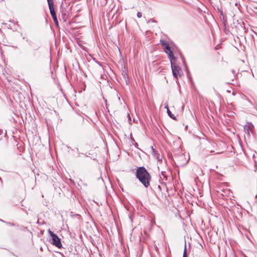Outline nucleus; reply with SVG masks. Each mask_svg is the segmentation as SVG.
Instances as JSON below:
<instances>
[{
  "label": "nucleus",
  "instance_id": "nucleus-1",
  "mask_svg": "<svg viewBox=\"0 0 257 257\" xmlns=\"http://www.w3.org/2000/svg\"><path fill=\"white\" fill-rule=\"evenodd\" d=\"M136 176L146 188L150 186L151 177L144 167H140L137 169Z\"/></svg>",
  "mask_w": 257,
  "mask_h": 257
},
{
  "label": "nucleus",
  "instance_id": "nucleus-2",
  "mask_svg": "<svg viewBox=\"0 0 257 257\" xmlns=\"http://www.w3.org/2000/svg\"><path fill=\"white\" fill-rule=\"evenodd\" d=\"M48 233L52 238L51 243L54 245L57 246L58 248H61L62 245L61 242V240L57 235L50 230H48Z\"/></svg>",
  "mask_w": 257,
  "mask_h": 257
},
{
  "label": "nucleus",
  "instance_id": "nucleus-3",
  "mask_svg": "<svg viewBox=\"0 0 257 257\" xmlns=\"http://www.w3.org/2000/svg\"><path fill=\"white\" fill-rule=\"evenodd\" d=\"M171 69L173 75L176 79H178V76H181L182 74V71L180 67L176 65H173L171 63Z\"/></svg>",
  "mask_w": 257,
  "mask_h": 257
},
{
  "label": "nucleus",
  "instance_id": "nucleus-4",
  "mask_svg": "<svg viewBox=\"0 0 257 257\" xmlns=\"http://www.w3.org/2000/svg\"><path fill=\"white\" fill-rule=\"evenodd\" d=\"M254 126L251 123L247 122L244 126V131L248 138L250 136V133L252 134Z\"/></svg>",
  "mask_w": 257,
  "mask_h": 257
},
{
  "label": "nucleus",
  "instance_id": "nucleus-5",
  "mask_svg": "<svg viewBox=\"0 0 257 257\" xmlns=\"http://www.w3.org/2000/svg\"><path fill=\"white\" fill-rule=\"evenodd\" d=\"M47 1L48 2V4L50 14L55 13V11L54 5H53V0H47Z\"/></svg>",
  "mask_w": 257,
  "mask_h": 257
},
{
  "label": "nucleus",
  "instance_id": "nucleus-6",
  "mask_svg": "<svg viewBox=\"0 0 257 257\" xmlns=\"http://www.w3.org/2000/svg\"><path fill=\"white\" fill-rule=\"evenodd\" d=\"M164 49L165 51V52L170 56L173 55V52L171 50V48L169 45L168 44H166V45L165 47H164Z\"/></svg>",
  "mask_w": 257,
  "mask_h": 257
},
{
  "label": "nucleus",
  "instance_id": "nucleus-7",
  "mask_svg": "<svg viewBox=\"0 0 257 257\" xmlns=\"http://www.w3.org/2000/svg\"><path fill=\"white\" fill-rule=\"evenodd\" d=\"M167 112L168 114V115L172 118V119L174 120H176V117L175 116V115L172 113L171 111L169 109H168V110L167 111Z\"/></svg>",
  "mask_w": 257,
  "mask_h": 257
},
{
  "label": "nucleus",
  "instance_id": "nucleus-8",
  "mask_svg": "<svg viewBox=\"0 0 257 257\" xmlns=\"http://www.w3.org/2000/svg\"><path fill=\"white\" fill-rule=\"evenodd\" d=\"M162 177L166 180H167V176L166 175V173L165 171L161 172V175H160V178L162 179Z\"/></svg>",
  "mask_w": 257,
  "mask_h": 257
},
{
  "label": "nucleus",
  "instance_id": "nucleus-9",
  "mask_svg": "<svg viewBox=\"0 0 257 257\" xmlns=\"http://www.w3.org/2000/svg\"><path fill=\"white\" fill-rule=\"evenodd\" d=\"M183 257H187V249H186V246H185V248H184V250Z\"/></svg>",
  "mask_w": 257,
  "mask_h": 257
},
{
  "label": "nucleus",
  "instance_id": "nucleus-10",
  "mask_svg": "<svg viewBox=\"0 0 257 257\" xmlns=\"http://www.w3.org/2000/svg\"><path fill=\"white\" fill-rule=\"evenodd\" d=\"M55 25L57 26H58V20H57V17L55 18H54L53 19Z\"/></svg>",
  "mask_w": 257,
  "mask_h": 257
},
{
  "label": "nucleus",
  "instance_id": "nucleus-11",
  "mask_svg": "<svg viewBox=\"0 0 257 257\" xmlns=\"http://www.w3.org/2000/svg\"><path fill=\"white\" fill-rule=\"evenodd\" d=\"M156 158L159 161H162V157L159 154L157 155Z\"/></svg>",
  "mask_w": 257,
  "mask_h": 257
},
{
  "label": "nucleus",
  "instance_id": "nucleus-12",
  "mask_svg": "<svg viewBox=\"0 0 257 257\" xmlns=\"http://www.w3.org/2000/svg\"><path fill=\"white\" fill-rule=\"evenodd\" d=\"M160 42H161V44L164 46V47L166 46V44H168L166 42L164 41H163V40H161L160 41Z\"/></svg>",
  "mask_w": 257,
  "mask_h": 257
},
{
  "label": "nucleus",
  "instance_id": "nucleus-13",
  "mask_svg": "<svg viewBox=\"0 0 257 257\" xmlns=\"http://www.w3.org/2000/svg\"><path fill=\"white\" fill-rule=\"evenodd\" d=\"M142 16V13L141 12H138L137 17L139 18H141Z\"/></svg>",
  "mask_w": 257,
  "mask_h": 257
},
{
  "label": "nucleus",
  "instance_id": "nucleus-14",
  "mask_svg": "<svg viewBox=\"0 0 257 257\" xmlns=\"http://www.w3.org/2000/svg\"><path fill=\"white\" fill-rule=\"evenodd\" d=\"M51 16H52L53 19L57 17L56 13H54V14H51Z\"/></svg>",
  "mask_w": 257,
  "mask_h": 257
},
{
  "label": "nucleus",
  "instance_id": "nucleus-15",
  "mask_svg": "<svg viewBox=\"0 0 257 257\" xmlns=\"http://www.w3.org/2000/svg\"><path fill=\"white\" fill-rule=\"evenodd\" d=\"M150 22H153V23H156V21L154 20L153 19H151L150 20H149L148 22V23H150Z\"/></svg>",
  "mask_w": 257,
  "mask_h": 257
},
{
  "label": "nucleus",
  "instance_id": "nucleus-16",
  "mask_svg": "<svg viewBox=\"0 0 257 257\" xmlns=\"http://www.w3.org/2000/svg\"><path fill=\"white\" fill-rule=\"evenodd\" d=\"M165 108H166L167 109V111L168 110V109H169L168 104L165 105Z\"/></svg>",
  "mask_w": 257,
  "mask_h": 257
},
{
  "label": "nucleus",
  "instance_id": "nucleus-17",
  "mask_svg": "<svg viewBox=\"0 0 257 257\" xmlns=\"http://www.w3.org/2000/svg\"><path fill=\"white\" fill-rule=\"evenodd\" d=\"M232 73L233 75H234L235 74V71L234 70H232Z\"/></svg>",
  "mask_w": 257,
  "mask_h": 257
},
{
  "label": "nucleus",
  "instance_id": "nucleus-18",
  "mask_svg": "<svg viewBox=\"0 0 257 257\" xmlns=\"http://www.w3.org/2000/svg\"><path fill=\"white\" fill-rule=\"evenodd\" d=\"M6 223H7V224H8V225L11 224L10 223H9V222H7Z\"/></svg>",
  "mask_w": 257,
  "mask_h": 257
}]
</instances>
